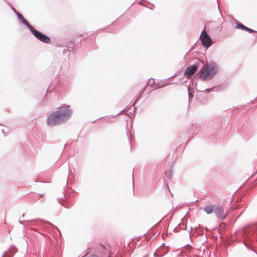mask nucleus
I'll list each match as a JSON object with an SVG mask.
<instances>
[{"label": "nucleus", "instance_id": "f257e3e1", "mask_svg": "<svg viewBox=\"0 0 257 257\" xmlns=\"http://www.w3.org/2000/svg\"><path fill=\"white\" fill-rule=\"evenodd\" d=\"M71 115L69 106L60 107V109L52 113L47 119V123L50 125H56L64 122Z\"/></svg>", "mask_w": 257, "mask_h": 257}, {"label": "nucleus", "instance_id": "f03ea898", "mask_svg": "<svg viewBox=\"0 0 257 257\" xmlns=\"http://www.w3.org/2000/svg\"><path fill=\"white\" fill-rule=\"evenodd\" d=\"M218 70L217 65L214 62L211 61L204 66L197 75L203 81L210 80L217 72Z\"/></svg>", "mask_w": 257, "mask_h": 257}, {"label": "nucleus", "instance_id": "7ed1b4c3", "mask_svg": "<svg viewBox=\"0 0 257 257\" xmlns=\"http://www.w3.org/2000/svg\"><path fill=\"white\" fill-rule=\"evenodd\" d=\"M17 15L19 21L28 27L30 31L36 37V38L45 43H49L50 42V39L48 36L34 29V28L28 23L22 15L18 12H17Z\"/></svg>", "mask_w": 257, "mask_h": 257}, {"label": "nucleus", "instance_id": "20e7f679", "mask_svg": "<svg viewBox=\"0 0 257 257\" xmlns=\"http://www.w3.org/2000/svg\"><path fill=\"white\" fill-rule=\"evenodd\" d=\"M200 39L202 45L207 49L212 45V39L205 30L202 32L200 36Z\"/></svg>", "mask_w": 257, "mask_h": 257}, {"label": "nucleus", "instance_id": "39448f33", "mask_svg": "<svg viewBox=\"0 0 257 257\" xmlns=\"http://www.w3.org/2000/svg\"><path fill=\"white\" fill-rule=\"evenodd\" d=\"M214 212L216 216L218 218V219H220L221 221L224 220L226 215V214L224 213V210L222 207L220 205H215Z\"/></svg>", "mask_w": 257, "mask_h": 257}, {"label": "nucleus", "instance_id": "423d86ee", "mask_svg": "<svg viewBox=\"0 0 257 257\" xmlns=\"http://www.w3.org/2000/svg\"><path fill=\"white\" fill-rule=\"evenodd\" d=\"M251 237L257 240V224L253 226L250 229L249 233L245 237L246 239L252 240Z\"/></svg>", "mask_w": 257, "mask_h": 257}, {"label": "nucleus", "instance_id": "0eeeda50", "mask_svg": "<svg viewBox=\"0 0 257 257\" xmlns=\"http://www.w3.org/2000/svg\"><path fill=\"white\" fill-rule=\"evenodd\" d=\"M197 66L196 65H192L189 67H187L185 71V74L187 75L188 78L192 76L196 71Z\"/></svg>", "mask_w": 257, "mask_h": 257}, {"label": "nucleus", "instance_id": "6e6552de", "mask_svg": "<svg viewBox=\"0 0 257 257\" xmlns=\"http://www.w3.org/2000/svg\"><path fill=\"white\" fill-rule=\"evenodd\" d=\"M215 204L207 206L204 208V211L206 212L207 214H211L213 212H214V209L215 207Z\"/></svg>", "mask_w": 257, "mask_h": 257}, {"label": "nucleus", "instance_id": "1a4fd4ad", "mask_svg": "<svg viewBox=\"0 0 257 257\" xmlns=\"http://www.w3.org/2000/svg\"><path fill=\"white\" fill-rule=\"evenodd\" d=\"M246 27L244 26L243 24H242L241 23H237V24L235 26L236 29H240L242 30H245V29H246Z\"/></svg>", "mask_w": 257, "mask_h": 257}, {"label": "nucleus", "instance_id": "9d476101", "mask_svg": "<svg viewBox=\"0 0 257 257\" xmlns=\"http://www.w3.org/2000/svg\"><path fill=\"white\" fill-rule=\"evenodd\" d=\"M58 200L59 201V202L62 205H63L64 207H66V208H68L69 206H68L66 204H63L62 203V202L64 201V198H58Z\"/></svg>", "mask_w": 257, "mask_h": 257}, {"label": "nucleus", "instance_id": "9b49d317", "mask_svg": "<svg viewBox=\"0 0 257 257\" xmlns=\"http://www.w3.org/2000/svg\"><path fill=\"white\" fill-rule=\"evenodd\" d=\"M245 31H246L250 33H252L255 32L254 30H253L252 29H251L250 28H248L247 27H246V29H245Z\"/></svg>", "mask_w": 257, "mask_h": 257}, {"label": "nucleus", "instance_id": "f8f14e48", "mask_svg": "<svg viewBox=\"0 0 257 257\" xmlns=\"http://www.w3.org/2000/svg\"><path fill=\"white\" fill-rule=\"evenodd\" d=\"M187 89L188 91L189 99H190V97H192L193 96V94H192L191 93H190V88L189 87H187Z\"/></svg>", "mask_w": 257, "mask_h": 257}, {"label": "nucleus", "instance_id": "ddd939ff", "mask_svg": "<svg viewBox=\"0 0 257 257\" xmlns=\"http://www.w3.org/2000/svg\"><path fill=\"white\" fill-rule=\"evenodd\" d=\"M142 95V93H141V94L139 95V96L138 97V98L136 99V100L135 102L134 103V104H133V105H135V104L137 103V101L140 99V97H141Z\"/></svg>", "mask_w": 257, "mask_h": 257}, {"label": "nucleus", "instance_id": "4468645a", "mask_svg": "<svg viewBox=\"0 0 257 257\" xmlns=\"http://www.w3.org/2000/svg\"><path fill=\"white\" fill-rule=\"evenodd\" d=\"M100 247H101V249H102L103 250H104V249H105V246H104L103 245H102V244H100Z\"/></svg>", "mask_w": 257, "mask_h": 257}, {"label": "nucleus", "instance_id": "2eb2a0df", "mask_svg": "<svg viewBox=\"0 0 257 257\" xmlns=\"http://www.w3.org/2000/svg\"><path fill=\"white\" fill-rule=\"evenodd\" d=\"M88 257H99L95 254H91Z\"/></svg>", "mask_w": 257, "mask_h": 257}, {"label": "nucleus", "instance_id": "dca6fc26", "mask_svg": "<svg viewBox=\"0 0 257 257\" xmlns=\"http://www.w3.org/2000/svg\"><path fill=\"white\" fill-rule=\"evenodd\" d=\"M2 257H7V253H6V252L4 253L2 255Z\"/></svg>", "mask_w": 257, "mask_h": 257}, {"label": "nucleus", "instance_id": "f3484780", "mask_svg": "<svg viewBox=\"0 0 257 257\" xmlns=\"http://www.w3.org/2000/svg\"><path fill=\"white\" fill-rule=\"evenodd\" d=\"M246 242H247V240H245V241H244V245H245L246 246H248V245L247 244Z\"/></svg>", "mask_w": 257, "mask_h": 257}, {"label": "nucleus", "instance_id": "a211bd4d", "mask_svg": "<svg viewBox=\"0 0 257 257\" xmlns=\"http://www.w3.org/2000/svg\"><path fill=\"white\" fill-rule=\"evenodd\" d=\"M212 89V88H211V89ZM210 90H211V89H206V91H208V92L210 91Z\"/></svg>", "mask_w": 257, "mask_h": 257}, {"label": "nucleus", "instance_id": "6ab92c4d", "mask_svg": "<svg viewBox=\"0 0 257 257\" xmlns=\"http://www.w3.org/2000/svg\"><path fill=\"white\" fill-rule=\"evenodd\" d=\"M19 222L20 223H21L22 224H23V222L22 221H21V220H19Z\"/></svg>", "mask_w": 257, "mask_h": 257}, {"label": "nucleus", "instance_id": "aec40b11", "mask_svg": "<svg viewBox=\"0 0 257 257\" xmlns=\"http://www.w3.org/2000/svg\"><path fill=\"white\" fill-rule=\"evenodd\" d=\"M13 11L14 12H15L16 14H17V12H18L14 8L13 9Z\"/></svg>", "mask_w": 257, "mask_h": 257}, {"label": "nucleus", "instance_id": "412c9836", "mask_svg": "<svg viewBox=\"0 0 257 257\" xmlns=\"http://www.w3.org/2000/svg\"><path fill=\"white\" fill-rule=\"evenodd\" d=\"M55 228L58 230V231H59V228H58L57 227H55Z\"/></svg>", "mask_w": 257, "mask_h": 257}, {"label": "nucleus", "instance_id": "4be33fe9", "mask_svg": "<svg viewBox=\"0 0 257 257\" xmlns=\"http://www.w3.org/2000/svg\"><path fill=\"white\" fill-rule=\"evenodd\" d=\"M24 216H25V213H23V214H22V217H24Z\"/></svg>", "mask_w": 257, "mask_h": 257}, {"label": "nucleus", "instance_id": "5701e85b", "mask_svg": "<svg viewBox=\"0 0 257 257\" xmlns=\"http://www.w3.org/2000/svg\"><path fill=\"white\" fill-rule=\"evenodd\" d=\"M128 139L130 140V143H131V138H130L128 137Z\"/></svg>", "mask_w": 257, "mask_h": 257}, {"label": "nucleus", "instance_id": "b1692460", "mask_svg": "<svg viewBox=\"0 0 257 257\" xmlns=\"http://www.w3.org/2000/svg\"><path fill=\"white\" fill-rule=\"evenodd\" d=\"M63 195H64V198H65V195L64 194Z\"/></svg>", "mask_w": 257, "mask_h": 257}, {"label": "nucleus", "instance_id": "393cba45", "mask_svg": "<svg viewBox=\"0 0 257 257\" xmlns=\"http://www.w3.org/2000/svg\"><path fill=\"white\" fill-rule=\"evenodd\" d=\"M256 254H257V252H255Z\"/></svg>", "mask_w": 257, "mask_h": 257}]
</instances>
